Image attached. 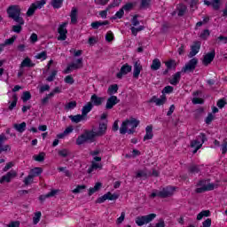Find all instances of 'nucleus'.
<instances>
[{
	"label": "nucleus",
	"instance_id": "obj_58",
	"mask_svg": "<svg viewBox=\"0 0 227 227\" xmlns=\"http://www.w3.org/2000/svg\"><path fill=\"white\" fill-rule=\"evenodd\" d=\"M114 7V5H108V7L106 8V10L105 11H101L99 12V15L101 17V19H107V11L110 9V8H113Z\"/></svg>",
	"mask_w": 227,
	"mask_h": 227
},
{
	"label": "nucleus",
	"instance_id": "obj_47",
	"mask_svg": "<svg viewBox=\"0 0 227 227\" xmlns=\"http://www.w3.org/2000/svg\"><path fill=\"white\" fill-rule=\"evenodd\" d=\"M130 29H131L132 35L134 36H137V33H139V31H143L145 29V26H140L138 27H132Z\"/></svg>",
	"mask_w": 227,
	"mask_h": 227
},
{
	"label": "nucleus",
	"instance_id": "obj_27",
	"mask_svg": "<svg viewBox=\"0 0 227 227\" xmlns=\"http://www.w3.org/2000/svg\"><path fill=\"white\" fill-rule=\"evenodd\" d=\"M59 192V190H51L50 192H48L47 194H45V195H41L40 197H39V200H41V201H45V200L47 199V198H54V196L56 195V194H58Z\"/></svg>",
	"mask_w": 227,
	"mask_h": 227
},
{
	"label": "nucleus",
	"instance_id": "obj_36",
	"mask_svg": "<svg viewBox=\"0 0 227 227\" xmlns=\"http://www.w3.org/2000/svg\"><path fill=\"white\" fill-rule=\"evenodd\" d=\"M207 191H214V187L212 185L207 187L200 186L195 190V192H197V194H201L203 192H207Z\"/></svg>",
	"mask_w": 227,
	"mask_h": 227
},
{
	"label": "nucleus",
	"instance_id": "obj_22",
	"mask_svg": "<svg viewBox=\"0 0 227 227\" xmlns=\"http://www.w3.org/2000/svg\"><path fill=\"white\" fill-rule=\"evenodd\" d=\"M153 139V126L149 125L145 128V135L144 137V141H148Z\"/></svg>",
	"mask_w": 227,
	"mask_h": 227
},
{
	"label": "nucleus",
	"instance_id": "obj_33",
	"mask_svg": "<svg viewBox=\"0 0 227 227\" xmlns=\"http://www.w3.org/2000/svg\"><path fill=\"white\" fill-rule=\"evenodd\" d=\"M70 18H71V24H77V8L73 7L70 13Z\"/></svg>",
	"mask_w": 227,
	"mask_h": 227
},
{
	"label": "nucleus",
	"instance_id": "obj_29",
	"mask_svg": "<svg viewBox=\"0 0 227 227\" xmlns=\"http://www.w3.org/2000/svg\"><path fill=\"white\" fill-rule=\"evenodd\" d=\"M161 66H162V64L160 63V59H154L151 65V70H153L155 72V71L159 70Z\"/></svg>",
	"mask_w": 227,
	"mask_h": 227
},
{
	"label": "nucleus",
	"instance_id": "obj_37",
	"mask_svg": "<svg viewBox=\"0 0 227 227\" xmlns=\"http://www.w3.org/2000/svg\"><path fill=\"white\" fill-rule=\"evenodd\" d=\"M165 65H166L168 70H176V61L173 60V59H170V60L165 62Z\"/></svg>",
	"mask_w": 227,
	"mask_h": 227
},
{
	"label": "nucleus",
	"instance_id": "obj_48",
	"mask_svg": "<svg viewBox=\"0 0 227 227\" xmlns=\"http://www.w3.org/2000/svg\"><path fill=\"white\" fill-rule=\"evenodd\" d=\"M35 12H36V7L32 4L27 12V17H33V15H35Z\"/></svg>",
	"mask_w": 227,
	"mask_h": 227
},
{
	"label": "nucleus",
	"instance_id": "obj_56",
	"mask_svg": "<svg viewBox=\"0 0 227 227\" xmlns=\"http://www.w3.org/2000/svg\"><path fill=\"white\" fill-rule=\"evenodd\" d=\"M86 189V185H77L75 189L73 190L74 194H79V192H82V191H84Z\"/></svg>",
	"mask_w": 227,
	"mask_h": 227
},
{
	"label": "nucleus",
	"instance_id": "obj_28",
	"mask_svg": "<svg viewBox=\"0 0 227 227\" xmlns=\"http://www.w3.org/2000/svg\"><path fill=\"white\" fill-rule=\"evenodd\" d=\"M103 165L102 163H97L95 161H91L90 167L88 168L87 173L91 174L92 171L97 169H102Z\"/></svg>",
	"mask_w": 227,
	"mask_h": 227
},
{
	"label": "nucleus",
	"instance_id": "obj_49",
	"mask_svg": "<svg viewBox=\"0 0 227 227\" xmlns=\"http://www.w3.org/2000/svg\"><path fill=\"white\" fill-rule=\"evenodd\" d=\"M109 95H114V93H118V84H113L108 88Z\"/></svg>",
	"mask_w": 227,
	"mask_h": 227
},
{
	"label": "nucleus",
	"instance_id": "obj_16",
	"mask_svg": "<svg viewBox=\"0 0 227 227\" xmlns=\"http://www.w3.org/2000/svg\"><path fill=\"white\" fill-rule=\"evenodd\" d=\"M105 100H106V98L98 97L97 94H93L90 97V103L92 104V106H96L97 107L102 106Z\"/></svg>",
	"mask_w": 227,
	"mask_h": 227
},
{
	"label": "nucleus",
	"instance_id": "obj_41",
	"mask_svg": "<svg viewBox=\"0 0 227 227\" xmlns=\"http://www.w3.org/2000/svg\"><path fill=\"white\" fill-rule=\"evenodd\" d=\"M152 0H141L140 2V10H146L150 8Z\"/></svg>",
	"mask_w": 227,
	"mask_h": 227
},
{
	"label": "nucleus",
	"instance_id": "obj_18",
	"mask_svg": "<svg viewBox=\"0 0 227 227\" xmlns=\"http://www.w3.org/2000/svg\"><path fill=\"white\" fill-rule=\"evenodd\" d=\"M174 190L171 187L163 188L162 191L159 192V198H169L173 196Z\"/></svg>",
	"mask_w": 227,
	"mask_h": 227
},
{
	"label": "nucleus",
	"instance_id": "obj_39",
	"mask_svg": "<svg viewBox=\"0 0 227 227\" xmlns=\"http://www.w3.org/2000/svg\"><path fill=\"white\" fill-rule=\"evenodd\" d=\"M200 167L198 165H192L188 168V172L190 175H196L200 173Z\"/></svg>",
	"mask_w": 227,
	"mask_h": 227
},
{
	"label": "nucleus",
	"instance_id": "obj_35",
	"mask_svg": "<svg viewBox=\"0 0 227 227\" xmlns=\"http://www.w3.org/2000/svg\"><path fill=\"white\" fill-rule=\"evenodd\" d=\"M102 187V183H96L95 186L89 189V196H92V194H95L98 191H100V188Z\"/></svg>",
	"mask_w": 227,
	"mask_h": 227
},
{
	"label": "nucleus",
	"instance_id": "obj_57",
	"mask_svg": "<svg viewBox=\"0 0 227 227\" xmlns=\"http://www.w3.org/2000/svg\"><path fill=\"white\" fill-rule=\"evenodd\" d=\"M210 36V30L209 29H205L201 34H200V38L202 40H207Z\"/></svg>",
	"mask_w": 227,
	"mask_h": 227
},
{
	"label": "nucleus",
	"instance_id": "obj_50",
	"mask_svg": "<svg viewBox=\"0 0 227 227\" xmlns=\"http://www.w3.org/2000/svg\"><path fill=\"white\" fill-rule=\"evenodd\" d=\"M42 217V212L38 211L35 214V216L33 217V223L34 224H38L40 223V219Z\"/></svg>",
	"mask_w": 227,
	"mask_h": 227
},
{
	"label": "nucleus",
	"instance_id": "obj_11",
	"mask_svg": "<svg viewBox=\"0 0 227 227\" xmlns=\"http://www.w3.org/2000/svg\"><path fill=\"white\" fill-rule=\"evenodd\" d=\"M4 141H8V137H6L5 134H1L0 135V155L1 153H3V152H12V147L10 146V145H3V143H4Z\"/></svg>",
	"mask_w": 227,
	"mask_h": 227
},
{
	"label": "nucleus",
	"instance_id": "obj_40",
	"mask_svg": "<svg viewBox=\"0 0 227 227\" xmlns=\"http://www.w3.org/2000/svg\"><path fill=\"white\" fill-rule=\"evenodd\" d=\"M42 171H43L42 168L36 167L30 170V176L35 178V176H38L42 175Z\"/></svg>",
	"mask_w": 227,
	"mask_h": 227
},
{
	"label": "nucleus",
	"instance_id": "obj_44",
	"mask_svg": "<svg viewBox=\"0 0 227 227\" xmlns=\"http://www.w3.org/2000/svg\"><path fill=\"white\" fill-rule=\"evenodd\" d=\"M64 0H51V6L55 9H59L63 6Z\"/></svg>",
	"mask_w": 227,
	"mask_h": 227
},
{
	"label": "nucleus",
	"instance_id": "obj_61",
	"mask_svg": "<svg viewBox=\"0 0 227 227\" xmlns=\"http://www.w3.org/2000/svg\"><path fill=\"white\" fill-rule=\"evenodd\" d=\"M106 42H113V40H114V35L113 34V32L108 31L105 36Z\"/></svg>",
	"mask_w": 227,
	"mask_h": 227
},
{
	"label": "nucleus",
	"instance_id": "obj_64",
	"mask_svg": "<svg viewBox=\"0 0 227 227\" xmlns=\"http://www.w3.org/2000/svg\"><path fill=\"white\" fill-rule=\"evenodd\" d=\"M221 150H222L223 155L226 154V152H227V142H226V140H223V142L221 145Z\"/></svg>",
	"mask_w": 227,
	"mask_h": 227
},
{
	"label": "nucleus",
	"instance_id": "obj_59",
	"mask_svg": "<svg viewBox=\"0 0 227 227\" xmlns=\"http://www.w3.org/2000/svg\"><path fill=\"white\" fill-rule=\"evenodd\" d=\"M56 75H58V71L54 70L51 72V75L46 78V81H48V82H52L56 78Z\"/></svg>",
	"mask_w": 227,
	"mask_h": 227
},
{
	"label": "nucleus",
	"instance_id": "obj_51",
	"mask_svg": "<svg viewBox=\"0 0 227 227\" xmlns=\"http://www.w3.org/2000/svg\"><path fill=\"white\" fill-rule=\"evenodd\" d=\"M35 59H42L43 61L47 59V51H42L35 55Z\"/></svg>",
	"mask_w": 227,
	"mask_h": 227
},
{
	"label": "nucleus",
	"instance_id": "obj_2",
	"mask_svg": "<svg viewBox=\"0 0 227 227\" xmlns=\"http://www.w3.org/2000/svg\"><path fill=\"white\" fill-rule=\"evenodd\" d=\"M93 143L95 141V131H85L84 134H82L76 138V145L81 146V145H84V143Z\"/></svg>",
	"mask_w": 227,
	"mask_h": 227
},
{
	"label": "nucleus",
	"instance_id": "obj_19",
	"mask_svg": "<svg viewBox=\"0 0 227 227\" xmlns=\"http://www.w3.org/2000/svg\"><path fill=\"white\" fill-rule=\"evenodd\" d=\"M133 67V77L134 79H139V74H141V70H143V66L141 65V62L139 60L136 61Z\"/></svg>",
	"mask_w": 227,
	"mask_h": 227
},
{
	"label": "nucleus",
	"instance_id": "obj_9",
	"mask_svg": "<svg viewBox=\"0 0 227 227\" xmlns=\"http://www.w3.org/2000/svg\"><path fill=\"white\" fill-rule=\"evenodd\" d=\"M67 24L68 23L64 22L61 25H59L58 28V33L59 35V36L58 37V40H60L62 42H64V40H67V35L68 33V30H67Z\"/></svg>",
	"mask_w": 227,
	"mask_h": 227
},
{
	"label": "nucleus",
	"instance_id": "obj_8",
	"mask_svg": "<svg viewBox=\"0 0 227 227\" xmlns=\"http://www.w3.org/2000/svg\"><path fill=\"white\" fill-rule=\"evenodd\" d=\"M118 198H120V194H113L111 192H108L105 195L99 197L97 200V203H104V201H106V200H109L110 201H116Z\"/></svg>",
	"mask_w": 227,
	"mask_h": 227
},
{
	"label": "nucleus",
	"instance_id": "obj_46",
	"mask_svg": "<svg viewBox=\"0 0 227 227\" xmlns=\"http://www.w3.org/2000/svg\"><path fill=\"white\" fill-rule=\"evenodd\" d=\"M211 6L213 10L217 12L221 8V0H211Z\"/></svg>",
	"mask_w": 227,
	"mask_h": 227
},
{
	"label": "nucleus",
	"instance_id": "obj_10",
	"mask_svg": "<svg viewBox=\"0 0 227 227\" xmlns=\"http://www.w3.org/2000/svg\"><path fill=\"white\" fill-rule=\"evenodd\" d=\"M106 132H107V121L99 123L98 130L94 131V137H102V136H106Z\"/></svg>",
	"mask_w": 227,
	"mask_h": 227
},
{
	"label": "nucleus",
	"instance_id": "obj_53",
	"mask_svg": "<svg viewBox=\"0 0 227 227\" xmlns=\"http://www.w3.org/2000/svg\"><path fill=\"white\" fill-rule=\"evenodd\" d=\"M59 157H63L64 159L70 155V151L68 149H62L59 151Z\"/></svg>",
	"mask_w": 227,
	"mask_h": 227
},
{
	"label": "nucleus",
	"instance_id": "obj_38",
	"mask_svg": "<svg viewBox=\"0 0 227 227\" xmlns=\"http://www.w3.org/2000/svg\"><path fill=\"white\" fill-rule=\"evenodd\" d=\"M204 217H210V210H203L197 215V221H201Z\"/></svg>",
	"mask_w": 227,
	"mask_h": 227
},
{
	"label": "nucleus",
	"instance_id": "obj_34",
	"mask_svg": "<svg viewBox=\"0 0 227 227\" xmlns=\"http://www.w3.org/2000/svg\"><path fill=\"white\" fill-rule=\"evenodd\" d=\"M177 11L178 17H184V15H185V12H187V6H185V4H180L177 7Z\"/></svg>",
	"mask_w": 227,
	"mask_h": 227
},
{
	"label": "nucleus",
	"instance_id": "obj_43",
	"mask_svg": "<svg viewBox=\"0 0 227 227\" xmlns=\"http://www.w3.org/2000/svg\"><path fill=\"white\" fill-rule=\"evenodd\" d=\"M17 100H19V98H17V94H14L12 96V102L9 106V111H13V109L17 107Z\"/></svg>",
	"mask_w": 227,
	"mask_h": 227
},
{
	"label": "nucleus",
	"instance_id": "obj_15",
	"mask_svg": "<svg viewBox=\"0 0 227 227\" xmlns=\"http://www.w3.org/2000/svg\"><path fill=\"white\" fill-rule=\"evenodd\" d=\"M116 104H120V99H118V97L116 96H111L106 100V109H113Z\"/></svg>",
	"mask_w": 227,
	"mask_h": 227
},
{
	"label": "nucleus",
	"instance_id": "obj_31",
	"mask_svg": "<svg viewBox=\"0 0 227 227\" xmlns=\"http://www.w3.org/2000/svg\"><path fill=\"white\" fill-rule=\"evenodd\" d=\"M109 21L108 20H105V21H94L91 23V27L92 29H98L100 27V26H108Z\"/></svg>",
	"mask_w": 227,
	"mask_h": 227
},
{
	"label": "nucleus",
	"instance_id": "obj_32",
	"mask_svg": "<svg viewBox=\"0 0 227 227\" xmlns=\"http://www.w3.org/2000/svg\"><path fill=\"white\" fill-rule=\"evenodd\" d=\"M26 127H27L26 122H21L20 124L15 123L13 125V129H15V130H17V132H20V134H22V132H24L26 130Z\"/></svg>",
	"mask_w": 227,
	"mask_h": 227
},
{
	"label": "nucleus",
	"instance_id": "obj_52",
	"mask_svg": "<svg viewBox=\"0 0 227 227\" xmlns=\"http://www.w3.org/2000/svg\"><path fill=\"white\" fill-rule=\"evenodd\" d=\"M21 100H23V102H27V100H31V92L24 91L21 97Z\"/></svg>",
	"mask_w": 227,
	"mask_h": 227
},
{
	"label": "nucleus",
	"instance_id": "obj_54",
	"mask_svg": "<svg viewBox=\"0 0 227 227\" xmlns=\"http://www.w3.org/2000/svg\"><path fill=\"white\" fill-rule=\"evenodd\" d=\"M15 40H17V36L13 35L12 37L6 39L4 43V47H6V45H13Z\"/></svg>",
	"mask_w": 227,
	"mask_h": 227
},
{
	"label": "nucleus",
	"instance_id": "obj_62",
	"mask_svg": "<svg viewBox=\"0 0 227 227\" xmlns=\"http://www.w3.org/2000/svg\"><path fill=\"white\" fill-rule=\"evenodd\" d=\"M33 4H35L36 10H40L45 4V0L37 1Z\"/></svg>",
	"mask_w": 227,
	"mask_h": 227
},
{
	"label": "nucleus",
	"instance_id": "obj_7",
	"mask_svg": "<svg viewBox=\"0 0 227 227\" xmlns=\"http://www.w3.org/2000/svg\"><path fill=\"white\" fill-rule=\"evenodd\" d=\"M82 58H80L76 60V63H71L67 66V67L64 70V74H70L72 70H79L82 68Z\"/></svg>",
	"mask_w": 227,
	"mask_h": 227
},
{
	"label": "nucleus",
	"instance_id": "obj_14",
	"mask_svg": "<svg viewBox=\"0 0 227 227\" xmlns=\"http://www.w3.org/2000/svg\"><path fill=\"white\" fill-rule=\"evenodd\" d=\"M15 176H17V171L11 170L6 175L1 177L0 184H4V182H7V184H10V182H12V179L15 178Z\"/></svg>",
	"mask_w": 227,
	"mask_h": 227
},
{
	"label": "nucleus",
	"instance_id": "obj_45",
	"mask_svg": "<svg viewBox=\"0 0 227 227\" xmlns=\"http://www.w3.org/2000/svg\"><path fill=\"white\" fill-rule=\"evenodd\" d=\"M75 107H77V102L76 101H71V102L67 103L65 106V110L66 111H70L72 109H75Z\"/></svg>",
	"mask_w": 227,
	"mask_h": 227
},
{
	"label": "nucleus",
	"instance_id": "obj_6",
	"mask_svg": "<svg viewBox=\"0 0 227 227\" xmlns=\"http://www.w3.org/2000/svg\"><path fill=\"white\" fill-rule=\"evenodd\" d=\"M196 67H198V59L193 58L188 61L182 68L181 72L183 74H187L188 72H194L196 70Z\"/></svg>",
	"mask_w": 227,
	"mask_h": 227
},
{
	"label": "nucleus",
	"instance_id": "obj_4",
	"mask_svg": "<svg viewBox=\"0 0 227 227\" xmlns=\"http://www.w3.org/2000/svg\"><path fill=\"white\" fill-rule=\"evenodd\" d=\"M157 217L156 214H150L147 215L137 216L135 220L136 224L137 226H143L144 224H148V223H152V220Z\"/></svg>",
	"mask_w": 227,
	"mask_h": 227
},
{
	"label": "nucleus",
	"instance_id": "obj_5",
	"mask_svg": "<svg viewBox=\"0 0 227 227\" xmlns=\"http://www.w3.org/2000/svg\"><path fill=\"white\" fill-rule=\"evenodd\" d=\"M198 139H200V141H202V143L198 140H193L191 142L192 148H195L193 151V153H196L200 150V148H201V146H203V143H205L207 141V135H205V133H200L198 136Z\"/></svg>",
	"mask_w": 227,
	"mask_h": 227
},
{
	"label": "nucleus",
	"instance_id": "obj_63",
	"mask_svg": "<svg viewBox=\"0 0 227 227\" xmlns=\"http://www.w3.org/2000/svg\"><path fill=\"white\" fill-rule=\"evenodd\" d=\"M173 90H174V88L172 86L168 85V86L164 87V89L162 90V93L163 94L164 93H167V94L173 93Z\"/></svg>",
	"mask_w": 227,
	"mask_h": 227
},
{
	"label": "nucleus",
	"instance_id": "obj_3",
	"mask_svg": "<svg viewBox=\"0 0 227 227\" xmlns=\"http://www.w3.org/2000/svg\"><path fill=\"white\" fill-rule=\"evenodd\" d=\"M138 125H139V121H137L135 118H131L130 120H126L121 125L120 134H127V130L129 127H131V129H137Z\"/></svg>",
	"mask_w": 227,
	"mask_h": 227
},
{
	"label": "nucleus",
	"instance_id": "obj_60",
	"mask_svg": "<svg viewBox=\"0 0 227 227\" xmlns=\"http://www.w3.org/2000/svg\"><path fill=\"white\" fill-rule=\"evenodd\" d=\"M134 8V4L132 3H128L122 6V11L124 12H130Z\"/></svg>",
	"mask_w": 227,
	"mask_h": 227
},
{
	"label": "nucleus",
	"instance_id": "obj_21",
	"mask_svg": "<svg viewBox=\"0 0 227 227\" xmlns=\"http://www.w3.org/2000/svg\"><path fill=\"white\" fill-rule=\"evenodd\" d=\"M182 74H183L182 71L176 73L175 74H173V77L169 79L168 82H170L172 86H176V84L180 82V79H182Z\"/></svg>",
	"mask_w": 227,
	"mask_h": 227
},
{
	"label": "nucleus",
	"instance_id": "obj_26",
	"mask_svg": "<svg viewBox=\"0 0 227 227\" xmlns=\"http://www.w3.org/2000/svg\"><path fill=\"white\" fill-rule=\"evenodd\" d=\"M33 67H35V63H33L28 57H27L20 64V68H33Z\"/></svg>",
	"mask_w": 227,
	"mask_h": 227
},
{
	"label": "nucleus",
	"instance_id": "obj_23",
	"mask_svg": "<svg viewBox=\"0 0 227 227\" xmlns=\"http://www.w3.org/2000/svg\"><path fill=\"white\" fill-rule=\"evenodd\" d=\"M68 118L71 120L73 123H80V121H86L87 120L82 114L76 115H69Z\"/></svg>",
	"mask_w": 227,
	"mask_h": 227
},
{
	"label": "nucleus",
	"instance_id": "obj_20",
	"mask_svg": "<svg viewBox=\"0 0 227 227\" xmlns=\"http://www.w3.org/2000/svg\"><path fill=\"white\" fill-rule=\"evenodd\" d=\"M214 58H215V51L213 50L211 52H208L204 56L203 65L206 67L210 65V63L214 61Z\"/></svg>",
	"mask_w": 227,
	"mask_h": 227
},
{
	"label": "nucleus",
	"instance_id": "obj_17",
	"mask_svg": "<svg viewBox=\"0 0 227 227\" xmlns=\"http://www.w3.org/2000/svg\"><path fill=\"white\" fill-rule=\"evenodd\" d=\"M200 49H201V43L195 42L194 44L191 48V51L188 54V58H194L198 52H200Z\"/></svg>",
	"mask_w": 227,
	"mask_h": 227
},
{
	"label": "nucleus",
	"instance_id": "obj_1",
	"mask_svg": "<svg viewBox=\"0 0 227 227\" xmlns=\"http://www.w3.org/2000/svg\"><path fill=\"white\" fill-rule=\"evenodd\" d=\"M7 15L9 19H12L17 25L12 26V31L14 33H21L22 26H24V18H22V9L20 5H10L7 8Z\"/></svg>",
	"mask_w": 227,
	"mask_h": 227
},
{
	"label": "nucleus",
	"instance_id": "obj_25",
	"mask_svg": "<svg viewBox=\"0 0 227 227\" xmlns=\"http://www.w3.org/2000/svg\"><path fill=\"white\" fill-rule=\"evenodd\" d=\"M209 185L213 186V191L217 189V184L210 183V180H200L197 184V187H208Z\"/></svg>",
	"mask_w": 227,
	"mask_h": 227
},
{
	"label": "nucleus",
	"instance_id": "obj_24",
	"mask_svg": "<svg viewBox=\"0 0 227 227\" xmlns=\"http://www.w3.org/2000/svg\"><path fill=\"white\" fill-rule=\"evenodd\" d=\"M93 109V104L91 102H88L82 108V114L88 120V113L91 112Z\"/></svg>",
	"mask_w": 227,
	"mask_h": 227
},
{
	"label": "nucleus",
	"instance_id": "obj_13",
	"mask_svg": "<svg viewBox=\"0 0 227 227\" xmlns=\"http://www.w3.org/2000/svg\"><path fill=\"white\" fill-rule=\"evenodd\" d=\"M168 100V98H166V95H161L160 98H156V96H153L150 100V104H156V106H164Z\"/></svg>",
	"mask_w": 227,
	"mask_h": 227
},
{
	"label": "nucleus",
	"instance_id": "obj_12",
	"mask_svg": "<svg viewBox=\"0 0 227 227\" xmlns=\"http://www.w3.org/2000/svg\"><path fill=\"white\" fill-rule=\"evenodd\" d=\"M129 72H132V66L129 64H124L119 73H117L116 77L117 79H121L123 75H127Z\"/></svg>",
	"mask_w": 227,
	"mask_h": 227
},
{
	"label": "nucleus",
	"instance_id": "obj_42",
	"mask_svg": "<svg viewBox=\"0 0 227 227\" xmlns=\"http://www.w3.org/2000/svg\"><path fill=\"white\" fill-rule=\"evenodd\" d=\"M33 159L36 162H43V160H45V153H40L38 155H34Z\"/></svg>",
	"mask_w": 227,
	"mask_h": 227
},
{
	"label": "nucleus",
	"instance_id": "obj_55",
	"mask_svg": "<svg viewBox=\"0 0 227 227\" xmlns=\"http://www.w3.org/2000/svg\"><path fill=\"white\" fill-rule=\"evenodd\" d=\"M34 178L35 177L29 174L27 177H25L23 181L25 185H31V184H33Z\"/></svg>",
	"mask_w": 227,
	"mask_h": 227
},
{
	"label": "nucleus",
	"instance_id": "obj_30",
	"mask_svg": "<svg viewBox=\"0 0 227 227\" xmlns=\"http://www.w3.org/2000/svg\"><path fill=\"white\" fill-rule=\"evenodd\" d=\"M150 175H151L150 172H148V170L145 168L143 170H138L137 172L136 178H148Z\"/></svg>",
	"mask_w": 227,
	"mask_h": 227
}]
</instances>
